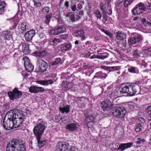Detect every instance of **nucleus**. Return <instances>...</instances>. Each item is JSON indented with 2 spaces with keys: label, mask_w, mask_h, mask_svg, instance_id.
<instances>
[{
  "label": "nucleus",
  "mask_w": 151,
  "mask_h": 151,
  "mask_svg": "<svg viewBox=\"0 0 151 151\" xmlns=\"http://www.w3.org/2000/svg\"><path fill=\"white\" fill-rule=\"evenodd\" d=\"M26 117L22 111L20 110L14 109L9 111L4 117L3 127L7 130L19 127L22 124Z\"/></svg>",
  "instance_id": "1"
},
{
  "label": "nucleus",
  "mask_w": 151,
  "mask_h": 151,
  "mask_svg": "<svg viewBox=\"0 0 151 151\" xmlns=\"http://www.w3.org/2000/svg\"><path fill=\"white\" fill-rule=\"evenodd\" d=\"M139 88V86L136 84H124L120 86L119 93L122 96H133L137 93Z\"/></svg>",
  "instance_id": "2"
},
{
  "label": "nucleus",
  "mask_w": 151,
  "mask_h": 151,
  "mask_svg": "<svg viewBox=\"0 0 151 151\" xmlns=\"http://www.w3.org/2000/svg\"><path fill=\"white\" fill-rule=\"evenodd\" d=\"M25 150L22 141L19 139H16L9 142L6 151H25Z\"/></svg>",
  "instance_id": "3"
},
{
  "label": "nucleus",
  "mask_w": 151,
  "mask_h": 151,
  "mask_svg": "<svg viewBox=\"0 0 151 151\" xmlns=\"http://www.w3.org/2000/svg\"><path fill=\"white\" fill-rule=\"evenodd\" d=\"M45 127V125L42 124V122L37 124L34 127L33 131L36 137H37L38 139L41 138Z\"/></svg>",
  "instance_id": "4"
},
{
  "label": "nucleus",
  "mask_w": 151,
  "mask_h": 151,
  "mask_svg": "<svg viewBox=\"0 0 151 151\" xmlns=\"http://www.w3.org/2000/svg\"><path fill=\"white\" fill-rule=\"evenodd\" d=\"M116 145L117 147L118 145H117V144L113 142L110 144L109 148L111 149H114L115 151H124L125 150L127 149L128 148H130L132 147H133V143L129 142L126 143H122L119 146L118 148H114V145Z\"/></svg>",
  "instance_id": "5"
},
{
  "label": "nucleus",
  "mask_w": 151,
  "mask_h": 151,
  "mask_svg": "<svg viewBox=\"0 0 151 151\" xmlns=\"http://www.w3.org/2000/svg\"><path fill=\"white\" fill-rule=\"evenodd\" d=\"M126 112V110L124 107H118L114 109L112 112L114 116L122 118H124Z\"/></svg>",
  "instance_id": "6"
},
{
  "label": "nucleus",
  "mask_w": 151,
  "mask_h": 151,
  "mask_svg": "<svg viewBox=\"0 0 151 151\" xmlns=\"http://www.w3.org/2000/svg\"><path fill=\"white\" fill-rule=\"evenodd\" d=\"M145 9L144 4L140 2L137 5L134 9L132 10V14L134 15L140 14L144 12Z\"/></svg>",
  "instance_id": "7"
},
{
  "label": "nucleus",
  "mask_w": 151,
  "mask_h": 151,
  "mask_svg": "<svg viewBox=\"0 0 151 151\" xmlns=\"http://www.w3.org/2000/svg\"><path fill=\"white\" fill-rule=\"evenodd\" d=\"M37 70L39 72L43 73L48 68L47 64L41 59L37 60Z\"/></svg>",
  "instance_id": "8"
},
{
  "label": "nucleus",
  "mask_w": 151,
  "mask_h": 151,
  "mask_svg": "<svg viewBox=\"0 0 151 151\" xmlns=\"http://www.w3.org/2000/svg\"><path fill=\"white\" fill-rule=\"evenodd\" d=\"M7 94L10 100L13 101L21 97L22 93L17 88H15L13 91H8Z\"/></svg>",
  "instance_id": "9"
},
{
  "label": "nucleus",
  "mask_w": 151,
  "mask_h": 151,
  "mask_svg": "<svg viewBox=\"0 0 151 151\" xmlns=\"http://www.w3.org/2000/svg\"><path fill=\"white\" fill-rule=\"evenodd\" d=\"M113 105L112 102L106 100L101 103V106L104 111H107L111 109Z\"/></svg>",
  "instance_id": "10"
},
{
  "label": "nucleus",
  "mask_w": 151,
  "mask_h": 151,
  "mask_svg": "<svg viewBox=\"0 0 151 151\" xmlns=\"http://www.w3.org/2000/svg\"><path fill=\"white\" fill-rule=\"evenodd\" d=\"M69 147V144L68 142H59L56 146V151H65Z\"/></svg>",
  "instance_id": "11"
},
{
  "label": "nucleus",
  "mask_w": 151,
  "mask_h": 151,
  "mask_svg": "<svg viewBox=\"0 0 151 151\" xmlns=\"http://www.w3.org/2000/svg\"><path fill=\"white\" fill-rule=\"evenodd\" d=\"M24 61V65L26 70L28 72L32 71L34 69V66L30 63V61L27 57L23 58Z\"/></svg>",
  "instance_id": "12"
},
{
  "label": "nucleus",
  "mask_w": 151,
  "mask_h": 151,
  "mask_svg": "<svg viewBox=\"0 0 151 151\" xmlns=\"http://www.w3.org/2000/svg\"><path fill=\"white\" fill-rule=\"evenodd\" d=\"M143 38L142 36L138 35L134 37H131L128 38V42L130 45L136 44L139 41L142 40Z\"/></svg>",
  "instance_id": "13"
},
{
  "label": "nucleus",
  "mask_w": 151,
  "mask_h": 151,
  "mask_svg": "<svg viewBox=\"0 0 151 151\" xmlns=\"http://www.w3.org/2000/svg\"><path fill=\"white\" fill-rule=\"evenodd\" d=\"M61 50L64 52L71 50L72 47V44L70 43L61 44L59 45Z\"/></svg>",
  "instance_id": "14"
},
{
  "label": "nucleus",
  "mask_w": 151,
  "mask_h": 151,
  "mask_svg": "<svg viewBox=\"0 0 151 151\" xmlns=\"http://www.w3.org/2000/svg\"><path fill=\"white\" fill-rule=\"evenodd\" d=\"M35 32L34 30H31L27 32L24 35L25 40L27 41L31 40L35 35Z\"/></svg>",
  "instance_id": "15"
},
{
  "label": "nucleus",
  "mask_w": 151,
  "mask_h": 151,
  "mask_svg": "<svg viewBox=\"0 0 151 151\" xmlns=\"http://www.w3.org/2000/svg\"><path fill=\"white\" fill-rule=\"evenodd\" d=\"M44 89L42 87L31 86L29 88V91L31 93H38L43 92Z\"/></svg>",
  "instance_id": "16"
},
{
  "label": "nucleus",
  "mask_w": 151,
  "mask_h": 151,
  "mask_svg": "<svg viewBox=\"0 0 151 151\" xmlns=\"http://www.w3.org/2000/svg\"><path fill=\"white\" fill-rule=\"evenodd\" d=\"M105 68L107 71L109 72L117 71L116 72L117 74L116 75L117 76L119 75L120 73V72L119 70L121 69V68L119 66H106Z\"/></svg>",
  "instance_id": "17"
},
{
  "label": "nucleus",
  "mask_w": 151,
  "mask_h": 151,
  "mask_svg": "<svg viewBox=\"0 0 151 151\" xmlns=\"http://www.w3.org/2000/svg\"><path fill=\"white\" fill-rule=\"evenodd\" d=\"M29 28V26L28 24L25 22H23L20 23L18 26V29H21L23 31H26Z\"/></svg>",
  "instance_id": "18"
},
{
  "label": "nucleus",
  "mask_w": 151,
  "mask_h": 151,
  "mask_svg": "<svg viewBox=\"0 0 151 151\" xmlns=\"http://www.w3.org/2000/svg\"><path fill=\"white\" fill-rule=\"evenodd\" d=\"M116 37L119 40H126V34L123 32H122L120 31H119L116 33Z\"/></svg>",
  "instance_id": "19"
},
{
  "label": "nucleus",
  "mask_w": 151,
  "mask_h": 151,
  "mask_svg": "<svg viewBox=\"0 0 151 151\" xmlns=\"http://www.w3.org/2000/svg\"><path fill=\"white\" fill-rule=\"evenodd\" d=\"M84 33L85 32L83 30H78L75 33L76 37H81V40H83L86 39Z\"/></svg>",
  "instance_id": "20"
},
{
  "label": "nucleus",
  "mask_w": 151,
  "mask_h": 151,
  "mask_svg": "<svg viewBox=\"0 0 151 151\" xmlns=\"http://www.w3.org/2000/svg\"><path fill=\"white\" fill-rule=\"evenodd\" d=\"M77 125L75 123H71L67 125L66 128L68 130L73 132L77 129Z\"/></svg>",
  "instance_id": "21"
},
{
  "label": "nucleus",
  "mask_w": 151,
  "mask_h": 151,
  "mask_svg": "<svg viewBox=\"0 0 151 151\" xmlns=\"http://www.w3.org/2000/svg\"><path fill=\"white\" fill-rule=\"evenodd\" d=\"M38 83L42 85L47 86L50 84H51L53 83V81L51 79H50L45 81H38Z\"/></svg>",
  "instance_id": "22"
},
{
  "label": "nucleus",
  "mask_w": 151,
  "mask_h": 151,
  "mask_svg": "<svg viewBox=\"0 0 151 151\" xmlns=\"http://www.w3.org/2000/svg\"><path fill=\"white\" fill-rule=\"evenodd\" d=\"M107 76V75L105 73L100 71L96 73V75L94 76L93 79L96 78H105Z\"/></svg>",
  "instance_id": "23"
},
{
  "label": "nucleus",
  "mask_w": 151,
  "mask_h": 151,
  "mask_svg": "<svg viewBox=\"0 0 151 151\" xmlns=\"http://www.w3.org/2000/svg\"><path fill=\"white\" fill-rule=\"evenodd\" d=\"M126 44V40H119V41H118V44L119 47L122 50L125 48Z\"/></svg>",
  "instance_id": "24"
},
{
  "label": "nucleus",
  "mask_w": 151,
  "mask_h": 151,
  "mask_svg": "<svg viewBox=\"0 0 151 151\" xmlns=\"http://www.w3.org/2000/svg\"><path fill=\"white\" fill-rule=\"evenodd\" d=\"M85 121H87L88 123H87V126L88 127V124L89 123L93 122L95 121L94 117L91 115H89L86 116L85 119Z\"/></svg>",
  "instance_id": "25"
},
{
  "label": "nucleus",
  "mask_w": 151,
  "mask_h": 151,
  "mask_svg": "<svg viewBox=\"0 0 151 151\" xmlns=\"http://www.w3.org/2000/svg\"><path fill=\"white\" fill-rule=\"evenodd\" d=\"M3 34L4 38L7 40H10L12 37L10 31H4L3 32Z\"/></svg>",
  "instance_id": "26"
},
{
  "label": "nucleus",
  "mask_w": 151,
  "mask_h": 151,
  "mask_svg": "<svg viewBox=\"0 0 151 151\" xmlns=\"http://www.w3.org/2000/svg\"><path fill=\"white\" fill-rule=\"evenodd\" d=\"M119 92L115 90L109 94V97L111 99L113 100L120 96H119Z\"/></svg>",
  "instance_id": "27"
},
{
  "label": "nucleus",
  "mask_w": 151,
  "mask_h": 151,
  "mask_svg": "<svg viewBox=\"0 0 151 151\" xmlns=\"http://www.w3.org/2000/svg\"><path fill=\"white\" fill-rule=\"evenodd\" d=\"M59 109L63 113L65 112L68 113L70 111L69 106L68 105H66L63 108L60 107Z\"/></svg>",
  "instance_id": "28"
},
{
  "label": "nucleus",
  "mask_w": 151,
  "mask_h": 151,
  "mask_svg": "<svg viewBox=\"0 0 151 151\" xmlns=\"http://www.w3.org/2000/svg\"><path fill=\"white\" fill-rule=\"evenodd\" d=\"M33 3V6L35 8H40L41 5V0H31Z\"/></svg>",
  "instance_id": "29"
},
{
  "label": "nucleus",
  "mask_w": 151,
  "mask_h": 151,
  "mask_svg": "<svg viewBox=\"0 0 151 151\" xmlns=\"http://www.w3.org/2000/svg\"><path fill=\"white\" fill-rule=\"evenodd\" d=\"M99 54H101V55L97 56V58L102 60H104L106 58H107L109 55V53L106 52L100 53H99Z\"/></svg>",
  "instance_id": "30"
},
{
  "label": "nucleus",
  "mask_w": 151,
  "mask_h": 151,
  "mask_svg": "<svg viewBox=\"0 0 151 151\" xmlns=\"http://www.w3.org/2000/svg\"><path fill=\"white\" fill-rule=\"evenodd\" d=\"M59 34L66 32V28L65 26L61 25L56 27Z\"/></svg>",
  "instance_id": "31"
},
{
  "label": "nucleus",
  "mask_w": 151,
  "mask_h": 151,
  "mask_svg": "<svg viewBox=\"0 0 151 151\" xmlns=\"http://www.w3.org/2000/svg\"><path fill=\"white\" fill-rule=\"evenodd\" d=\"M36 138L37 140L38 146L40 147H43L47 142L46 140L40 141L41 138L38 139L37 137H36Z\"/></svg>",
  "instance_id": "32"
},
{
  "label": "nucleus",
  "mask_w": 151,
  "mask_h": 151,
  "mask_svg": "<svg viewBox=\"0 0 151 151\" xmlns=\"http://www.w3.org/2000/svg\"><path fill=\"white\" fill-rule=\"evenodd\" d=\"M36 55L39 58H42L45 55V51L35 52H34Z\"/></svg>",
  "instance_id": "33"
},
{
  "label": "nucleus",
  "mask_w": 151,
  "mask_h": 151,
  "mask_svg": "<svg viewBox=\"0 0 151 151\" xmlns=\"http://www.w3.org/2000/svg\"><path fill=\"white\" fill-rule=\"evenodd\" d=\"M62 63L60 58H58L55 59L54 61L51 63V65L52 66L56 65H57Z\"/></svg>",
  "instance_id": "34"
},
{
  "label": "nucleus",
  "mask_w": 151,
  "mask_h": 151,
  "mask_svg": "<svg viewBox=\"0 0 151 151\" xmlns=\"http://www.w3.org/2000/svg\"><path fill=\"white\" fill-rule=\"evenodd\" d=\"M0 0V14L3 13L4 11L5 3L4 2L1 1Z\"/></svg>",
  "instance_id": "35"
},
{
  "label": "nucleus",
  "mask_w": 151,
  "mask_h": 151,
  "mask_svg": "<svg viewBox=\"0 0 151 151\" xmlns=\"http://www.w3.org/2000/svg\"><path fill=\"white\" fill-rule=\"evenodd\" d=\"M135 128V131L137 132H138L141 131L142 128V127L140 124L139 123L136 124Z\"/></svg>",
  "instance_id": "36"
},
{
  "label": "nucleus",
  "mask_w": 151,
  "mask_h": 151,
  "mask_svg": "<svg viewBox=\"0 0 151 151\" xmlns=\"http://www.w3.org/2000/svg\"><path fill=\"white\" fill-rule=\"evenodd\" d=\"M22 49L24 53H26L29 52V47L28 45L26 44H23L22 45Z\"/></svg>",
  "instance_id": "37"
},
{
  "label": "nucleus",
  "mask_w": 151,
  "mask_h": 151,
  "mask_svg": "<svg viewBox=\"0 0 151 151\" xmlns=\"http://www.w3.org/2000/svg\"><path fill=\"white\" fill-rule=\"evenodd\" d=\"M66 17H69L72 21H75V17L74 15L71 13H69L67 14Z\"/></svg>",
  "instance_id": "38"
},
{
  "label": "nucleus",
  "mask_w": 151,
  "mask_h": 151,
  "mask_svg": "<svg viewBox=\"0 0 151 151\" xmlns=\"http://www.w3.org/2000/svg\"><path fill=\"white\" fill-rule=\"evenodd\" d=\"M50 33L52 35H57L59 34L56 27L53 28L52 29L50 30Z\"/></svg>",
  "instance_id": "39"
},
{
  "label": "nucleus",
  "mask_w": 151,
  "mask_h": 151,
  "mask_svg": "<svg viewBox=\"0 0 151 151\" xmlns=\"http://www.w3.org/2000/svg\"><path fill=\"white\" fill-rule=\"evenodd\" d=\"M145 111L148 114L150 118H151V106H148L145 109Z\"/></svg>",
  "instance_id": "40"
},
{
  "label": "nucleus",
  "mask_w": 151,
  "mask_h": 151,
  "mask_svg": "<svg viewBox=\"0 0 151 151\" xmlns=\"http://www.w3.org/2000/svg\"><path fill=\"white\" fill-rule=\"evenodd\" d=\"M132 2V0H125L124 2L125 7H128Z\"/></svg>",
  "instance_id": "41"
},
{
  "label": "nucleus",
  "mask_w": 151,
  "mask_h": 151,
  "mask_svg": "<svg viewBox=\"0 0 151 151\" xmlns=\"http://www.w3.org/2000/svg\"><path fill=\"white\" fill-rule=\"evenodd\" d=\"M145 142V140L144 139L139 137L137 139L136 143L137 145L142 144Z\"/></svg>",
  "instance_id": "42"
},
{
  "label": "nucleus",
  "mask_w": 151,
  "mask_h": 151,
  "mask_svg": "<svg viewBox=\"0 0 151 151\" xmlns=\"http://www.w3.org/2000/svg\"><path fill=\"white\" fill-rule=\"evenodd\" d=\"M144 52L147 56L151 55V48H149L144 50Z\"/></svg>",
  "instance_id": "43"
},
{
  "label": "nucleus",
  "mask_w": 151,
  "mask_h": 151,
  "mask_svg": "<svg viewBox=\"0 0 151 151\" xmlns=\"http://www.w3.org/2000/svg\"><path fill=\"white\" fill-rule=\"evenodd\" d=\"M132 55L133 57L135 58H137L140 56L137 50H134L133 51Z\"/></svg>",
  "instance_id": "44"
},
{
  "label": "nucleus",
  "mask_w": 151,
  "mask_h": 151,
  "mask_svg": "<svg viewBox=\"0 0 151 151\" xmlns=\"http://www.w3.org/2000/svg\"><path fill=\"white\" fill-rule=\"evenodd\" d=\"M38 35L40 39L42 40L45 37V35L42 32H39L38 33Z\"/></svg>",
  "instance_id": "45"
},
{
  "label": "nucleus",
  "mask_w": 151,
  "mask_h": 151,
  "mask_svg": "<svg viewBox=\"0 0 151 151\" xmlns=\"http://www.w3.org/2000/svg\"><path fill=\"white\" fill-rule=\"evenodd\" d=\"M94 14L97 18H99L100 19H101V15L100 12L99 10L97 11L94 12Z\"/></svg>",
  "instance_id": "46"
},
{
  "label": "nucleus",
  "mask_w": 151,
  "mask_h": 151,
  "mask_svg": "<svg viewBox=\"0 0 151 151\" xmlns=\"http://www.w3.org/2000/svg\"><path fill=\"white\" fill-rule=\"evenodd\" d=\"M72 83L69 82H66L64 85V87L66 89H69L71 88V87Z\"/></svg>",
  "instance_id": "47"
},
{
  "label": "nucleus",
  "mask_w": 151,
  "mask_h": 151,
  "mask_svg": "<svg viewBox=\"0 0 151 151\" xmlns=\"http://www.w3.org/2000/svg\"><path fill=\"white\" fill-rule=\"evenodd\" d=\"M71 9L73 11H76L78 10V9H77L76 5L75 4H71Z\"/></svg>",
  "instance_id": "48"
},
{
  "label": "nucleus",
  "mask_w": 151,
  "mask_h": 151,
  "mask_svg": "<svg viewBox=\"0 0 151 151\" xmlns=\"http://www.w3.org/2000/svg\"><path fill=\"white\" fill-rule=\"evenodd\" d=\"M52 42L55 45H57L60 42V40L59 39L56 38H55L52 41Z\"/></svg>",
  "instance_id": "49"
},
{
  "label": "nucleus",
  "mask_w": 151,
  "mask_h": 151,
  "mask_svg": "<svg viewBox=\"0 0 151 151\" xmlns=\"http://www.w3.org/2000/svg\"><path fill=\"white\" fill-rule=\"evenodd\" d=\"M105 8L106 5L105 4H103L102 3H101L100 8L101 11L104 12Z\"/></svg>",
  "instance_id": "50"
},
{
  "label": "nucleus",
  "mask_w": 151,
  "mask_h": 151,
  "mask_svg": "<svg viewBox=\"0 0 151 151\" xmlns=\"http://www.w3.org/2000/svg\"><path fill=\"white\" fill-rule=\"evenodd\" d=\"M50 7L48 6L45 7L43 9V11L44 12L48 13L50 10Z\"/></svg>",
  "instance_id": "51"
},
{
  "label": "nucleus",
  "mask_w": 151,
  "mask_h": 151,
  "mask_svg": "<svg viewBox=\"0 0 151 151\" xmlns=\"http://www.w3.org/2000/svg\"><path fill=\"white\" fill-rule=\"evenodd\" d=\"M128 71L131 73H135V68L134 67H132L128 70Z\"/></svg>",
  "instance_id": "52"
},
{
  "label": "nucleus",
  "mask_w": 151,
  "mask_h": 151,
  "mask_svg": "<svg viewBox=\"0 0 151 151\" xmlns=\"http://www.w3.org/2000/svg\"><path fill=\"white\" fill-rule=\"evenodd\" d=\"M107 19V15L106 14H104L103 17V22L105 24Z\"/></svg>",
  "instance_id": "53"
},
{
  "label": "nucleus",
  "mask_w": 151,
  "mask_h": 151,
  "mask_svg": "<svg viewBox=\"0 0 151 151\" xmlns=\"http://www.w3.org/2000/svg\"><path fill=\"white\" fill-rule=\"evenodd\" d=\"M105 33L108 36L110 37H112L113 36L112 34L108 31L106 30V32Z\"/></svg>",
  "instance_id": "54"
},
{
  "label": "nucleus",
  "mask_w": 151,
  "mask_h": 151,
  "mask_svg": "<svg viewBox=\"0 0 151 151\" xmlns=\"http://www.w3.org/2000/svg\"><path fill=\"white\" fill-rule=\"evenodd\" d=\"M68 151H77V149L76 147H71Z\"/></svg>",
  "instance_id": "55"
},
{
  "label": "nucleus",
  "mask_w": 151,
  "mask_h": 151,
  "mask_svg": "<svg viewBox=\"0 0 151 151\" xmlns=\"http://www.w3.org/2000/svg\"><path fill=\"white\" fill-rule=\"evenodd\" d=\"M51 13H50L46 15L45 18L47 19H49L50 20V19L51 18Z\"/></svg>",
  "instance_id": "56"
},
{
  "label": "nucleus",
  "mask_w": 151,
  "mask_h": 151,
  "mask_svg": "<svg viewBox=\"0 0 151 151\" xmlns=\"http://www.w3.org/2000/svg\"><path fill=\"white\" fill-rule=\"evenodd\" d=\"M112 12L111 8L110 7H109L107 12V14L109 15H111L112 14Z\"/></svg>",
  "instance_id": "57"
},
{
  "label": "nucleus",
  "mask_w": 151,
  "mask_h": 151,
  "mask_svg": "<svg viewBox=\"0 0 151 151\" xmlns=\"http://www.w3.org/2000/svg\"><path fill=\"white\" fill-rule=\"evenodd\" d=\"M9 106V103H6L4 104L3 106L4 108H5L6 109H8Z\"/></svg>",
  "instance_id": "58"
},
{
  "label": "nucleus",
  "mask_w": 151,
  "mask_h": 151,
  "mask_svg": "<svg viewBox=\"0 0 151 151\" xmlns=\"http://www.w3.org/2000/svg\"><path fill=\"white\" fill-rule=\"evenodd\" d=\"M80 0H70L71 4H75L79 1Z\"/></svg>",
  "instance_id": "59"
},
{
  "label": "nucleus",
  "mask_w": 151,
  "mask_h": 151,
  "mask_svg": "<svg viewBox=\"0 0 151 151\" xmlns=\"http://www.w3.org/2000/svg\"><path fill=\"white\" fill-rule=\"evenodd\" d=\"M138 120L140 122L142 123L143 124L145 122V119H144L142 118H138Z\"/></svg>",
  "instance_id": "60"
},
{
  "label": "nucleus",
  "mask_w": 151,
  "mask_h": 151,
  "mask_svg": "<svg viewBox=\"0 0 151 151\" xmlns=\"http://www.w3.org/2000/svg\"><path fill=\"white\" fill-rule=\"evenodd\" d=\"M77 8L78 9H81L82 8V4L80 3H79L77 4Z\"/></svg>",
  "instance_id": "61"
},
{
  "label": "nucleus",
  "mask_w": 151,
  "mask_h": 151,
  "mask_svg": "<svg viewBox=\"0 0 151 151\" xmlns=\"http://www.w3.org/2000/svg\"><path fill=\"white\" fill-rule=\"evenodd\" d=\"M64 5L66 6L67 8H68L69 7V2L68 1H66L64 3Z\"/></svg>",
  "instance_id": "62"
},
{
  "label": "nucleus",
  "mask_w": 151,
  "mask_h": 151,
  "mask_svg": "<svg viewBox=\"0 0 151 151\" xmlns=\"http://www.w3.org/2000/svg\"><path fill=\"white\" fill-rule=\"evenodd\" d=\"M83 15L82 13H81L80 12H79V14H78L77 17V19H79L81 18V16Z\"/></svg>",
  "instance_id": "63"
},
{
  "label": "nucleus",
  "mask_w": 151,
  "mask_h": 151,
  "mask_svg": "<svg viewBox=\"0 0 151 151\" xmlns=\"http://www.w3.org/2000/svg\"><path fill=\"white\" fill-rule=\"evenodd\" d=\"M50 21V20L49 19H47L45 18V22L46 24H48L49 23Z\"/></svg>",
  "instance_id": "64"
}]
</instances>
